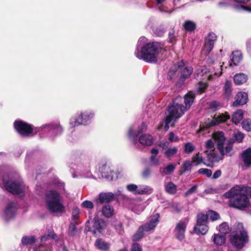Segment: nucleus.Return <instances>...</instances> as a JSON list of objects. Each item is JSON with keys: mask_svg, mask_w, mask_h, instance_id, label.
<instances>
[{"mask_svg": "<svg viewBox=\"0 0 251 251\" xmlns=\"http://www.w3.org/2000/svg\"><path fill=\"white\" fill-rule=\"evenodd\" d=\"M145 40L146 38L144 37L139 39L135 54L138 59L146 62L155 63L164 51L163 47L160 43L157 42L142 45V42Z\"/></svg>", "mask_w": 251, "mask_h": 251, "instance_id": "1", "label": "nucleus"}, {"mask_svg": "<svg viewBox=\"0 0 251 251\" xmlns=\"http://www.w3.org/2000/svg\"><path fill=\"white\" fill-rule=\"evenodd\" d=\"M224 196L230 199L228 204L230 207L243 210L250 204L249 197L251 198V187L236 185L226 192Z\"/></svg>", "mask_w": 251, "mask_h": 251, "instance_id": "2", "label": "nucleus"}, {"mask_svg": "<svg viewBox=\"0 0 251 251\" xmlns=\"http://www.w3.org/2000/svg\"><path fill=\"white\" fill-rule=\"evenodd\" d=\"M2 181L4 188L8 192L21 197L24 195L25 186L18 174L5 175L3 176Z\"/></svg>", "mask_w": 251, "mask_h": 251, "instance_id": "3", "label": "nucleus"}, {"mask_svg": "<svg viewBox=\"0 0 251 251\" xmlns=\"http://www.w3.org/2000/svg\"><path fill=\"white\" fill-rule=\"evenodd\" d=\"M231 244L237 249L243 248L249 242V236L243 225L235 223L232 227L230 236Z\"/></svg>", "mask_w": 251, "mask_h": 251, "instance_id": "4", "label": "nucleus"}, {"mask_svg": "<svg viewBox=\"0 0 251 251\" xmlns=\"http://www.w3.org/2000/svg\"><path fill=\"white\" fill-rule=\"evenodd\" d=\"M45 200L47 208L51 213H59L64 211L65 206L62 203V197L57 191L50 190L47 191Z\"/></svg>", "mask_w": 251, "mask_h": 251, "instance_id": "5", "label": "nucleus"}, {"mask_svg": "<svg viewBox=\"0 0 251 251\" xmlns=\"http://www.w3.org/2000/svg\"><path fill=\"white\" fill-rule=\"evenodd\" d=\"M181 98H177L175 101L168 107V114L165 119V126L164 129L168 130L169 128V124L171 122H175L177 119L180 118L186 111L184 106L177 102Z\"/></svg>", "mask_w": 251, "mask_h": 251, "instance_id": "6", "label": "nucleus"}, {"mask_svg": "<svg viewBox=\"0 0 251 251\" xmlns=\"http://www.w3.org/2000/svg\"><path fill=\"white\" fill-rule=\"evenodd\" d=\"M212 138L217 144L218 150L221 153L220 156L223 158V156L226 155H230V153L232 150V146L231 144H228L226 147L225 150L224 149L223 146L225 142L226 138L224 133L222 131L216 132L213 134Z\"/></svg>", "mask_w": 251, "mask_h": 251, "instance_id": "7", "label": "nucleus"}, {"mask_svg": "<svg viewBox=\"0 0 251 251\" xmlns=\"http://www.w3.org/2000/svg\"><path fill=\"white\" fill-rule=\"evenodd\" d=\"M205 148L206 149L205 153L208 161L214 162L222 159L215 150L214 144L212 139H209L205 142Z\"/></svg>", "mask_w": 251, "mask_h": 251, "instance_id": "8", "label": "nucleus"}, {"mask_svg": "<svg viewBox=\"0 0 251 251\" xmlns=\"http://www.w3.org/2000/svg\"><path fill=\"white\" fill-rule=\"evenodd\" d=\"M40 128L41 131L46 132L48 136L51 137L59 135L63 131L62 127L57 121L43 125Z\"/></svg>", "mask_w": 251, "mask_h": 251, "instance_id": "9", "label": "nucleus"}, {"mask_svg": "<svg viewBox=\"0 0 251 251\" xmlns=\"http://www.w3.org/2000/svg\"><path fill=\"white\" fill-rule=\"evenodd\" d=\"M14 126L16 131L21 135L26 137L33 135V129L31 125L21 120L14 122Z\"/></svg>", "mask_w": 251, "mask_h": 251, "instance_id": "10", "label": "nucleus"}, {"mask_svg": "<svg viewBox=\"0 0 251 251\" xmlns=\"http://www.w3.org/2000/svg\"><path fill=\"white\" fill-rule=\"evenodd\" d=\"M99 171L102 177L110 180H116L121 176L119 171L115 172L112 171L110 167L107 166L105 164H102L100 167Z\"/></svg>", "mask_w": 251, "mask_h": 251, "instance_id": "11", "label": "nucleus"}, {"mask_svg": "<svg viewBox=\"0 0 251 251\" xmlns=\"http://www.w3.org/2000/svg\"><path fill=\"white\" fill-rule=\"evenodd\" d=\"M94 116L93 113L89 112L81 113L78 119L72 118L70 120V124L73 126H78L80 125H85L87 121L91 119Z\"/></svg>", "mask_w": 251, "mask_h": 251, "instance_id": "12", "label": "nucleus"}, {"mask_svg": "<svg viewBox=\"0 0 251 251\" xmlns=\"http://www.w3.org/2000/svg\"><path fill=\"white\" fill-rule=\"evenodd\" d=\"M17 209L18 205L16 202H10L4 211L3 218L6 221L12 219L15 216Z\"/></svg>", "mask_w": 251, "mask_h": 251, "instance_id": "13", "label": "nucleus"}, {"mask_svg": "<svg viewBox=\"0 0 251 251\" xmlns=\"http://www.w3.org/2000/svg\"><path fill=\"white\" fill-rule=\"evenodd\" d=\"M230 116L226 113L225 114H221L218 115H215L211 119H208L205 121V124L208 126H211L217 124L226 122L227 120L229 119Z\"/></svg>", "mask_w": 251, "mask_h": 251, "instance_id": "14", "label": "nucleus"}, {"mask_svg": "<svg viewBox=\"0 0 251 251\" xmlns=\"http://www.w3.org/2000/svg\"><path fill=\"white\" fill-rule=\"evenodd\" d=\"M187 222L180 221L176 225L175 229V234L176 238L182 241L185 237V232Z\"/></svg>", "mask_w": 251, "mask_h": 251, "instance_id": "15", "label": "nucleus"}, {"mask_svg": "<svg viewBox=\"0 0 251 251\" xmlns=\"http://www.w3.org/2000/svg\"><path fill=\"white\" fill-rule=\"evenodd\" d=\"M159 214L156 213L151 217L149 222L141 226L146 232L152 231L159 223Z\"/></svg>", "mask_w": 251, "mask_h": 251, "instance_id": "16", "label": "nucleus"}, {"mask_svg": "<svg viewBox=\"0 0 251 251\" xmlns=\"http://www.w3.org/2000/svg\"><path fill=\"white\" fill-rule=\"evenodd\" d=\"M114 198V195L112 192H101L100 193L98 199L96 200L97 208H100V204L109 202L112 201Z\"/></svg>", "mask_w": 251, "mask_h": 251, "instance_id": "17", "label": "nucleus"}, {"mask_svg": "<svg viewBox=\"0 0 251 251\" xmlns=\"http://www.w3.org/2000/svg\"><path fill=\"white\" fill-rule=\"evenodd\" d=\"M92 222L93 223V226L94 229H92L91 228L89 227L87 225L86 226V228L88 231H92L93 235L95 236L97 235V231L101 233L102 230L106 226L105 222L101 219L95 220Z\"/></svg>", "mask_w": 251, "mask_h": 251, "instance_id": "18", "label": "nucleus"}, {"mask_svg": "<svg viewBox=\"0 0 251 251\" xmlns=\"http://www.w3.org/2000/svg\"><path fill=\"white\" fill-rule=\"evenodd\" d=\"M248 94L245 92H239L236 96V100L233 102V106L237 107L240 105H243L247 103Z\"/></svg>", "mask_w": 251, "mask_h": 251, "instance_id": "19", "label": "nucleus"}, {"mask_svg": "<svg viewBox=\"0 0 251 251\" xmlns=\"http://www.w3.org/2000/svg\"><path fill=\"white\" fill-rule=\"evenodd\" d=\"M191 162H192L193 164L195 166H198L203 163L205 165L208 167H211L212 166L211 163H212L209 161L207 162V161H204L203 157L200 155L199 152L193 155Z\"/></svg>", "mask_w": 251, "mask_h": 251, "instance_id": "20", "label": "nucleus"}, {"mask_svg": "<svg viewBox=\"0 0 251 251\" xmlns=\"http://www.w3.org/2000/svg\"><path fill=\"white\" fill-rule=\"evenodd\" d=\"M242 157L244 165L248 167H251V148H249L244 151L242 154Z\"/></svg>", "mask_w": 251, "mask_h": 251, "instance_id": "21", "label": "nucleus"}, {"mask_svg": "<svg viewBox=\"0 0 251 251\" xmlns=\"http://www.w3.org/2000/svg\"><path fill=\"white\" fill-rule=\"evenodd\" d=\"M139 141L143 146H150L153 143V138L150 134H144L140 136Z\"/></svg>", "mask_w": 251, "mask_h": 251, "instance_id": "22", "label": "nucleus"}, {"mask_svg": "<svg viewBox=\"0 0 251 251\" xmlns=\"http://www.w3.org/2000/svg\"><path fill=\"white\" fill-rule=\"evenodd\" d=\"M184 99L185 104L184 108L185 109L187 110L190 108L191 105L194 102L195 99L194 94L192 92H190L185 95Z\"/></svg>", "mask_w": 251, "mask_h": 251, "instance_id": "23", "label": "nucleus"}, {"mask_svg": "<svg viewBox=\"0 0 251 251\" xmlns=\"http://www.w3.org/2000/svg\"><path fill=\"white\" fill-rule=\"evenodd\" d=\"M212 240L215 245L221 246L225 243L226 238L225 235L221 233L214 234L212 237Z\"/></svg>", "mask_w": 251, "mask_h": 251, "instance_id": "24", "label": "nucleus"}, {"mask_svg": "<svg viewBox=\"0 0 251 251\" xmlns=\"http://www.w3.org/2000/svg\"><path fill=\"white\" fill-rule=\"evenodd\" d=\"M95 245L96 247L101 251H106L109 250L110 244L101 239H98L96 240Z\"/></svg>", "mask_w": 251, "mask_h": 251, "instance_id": "25", "label": "nucleus"}, {"mask_svg": "<svg viewBox=\"0 0 251 251\" xmlns=\"http://www.w3.org/2000/svg\"><path fill=\"white\" fill-rule=\"evenodd\" d=\"M247 79V75L242 73L236 74L233 77L234 82L237 85H241L245 83Z\"/></svg>", "mask_w": 251, "mask_h": 251, "instance_id": "26", "label": "nucleus"}, {"mask_svg": "<svg viewBox=\"0 0 251 251\" xmlns=\"http://www.w3.org/2000/svg\"><path fill=\"white\" fill-rule=\"evenodd\" d=\"M207 69L204 66H200L197 70L195 74V76L196 79H201L202 78H205L207 76Z\"/></svg>", "mask_w": 251, "mask_h": 251, "instance_id": "27", "label": "nucleus"}, {"mask_svg": "<svg viewBox=\"0 0 251 251\" xmlns=\"http://www.w3.org/2000/svg\"><path fill=\"white\" fill-rule=\"evenodd\" d=\"M208 229L207 224L196 225L194 227V231L198 234L204 235L208 232Z\"/></svg>", "mask_w": 251, "mask_h": 251, "instance_id": "28", "label": "nucleus"}, {"mask_svg": "<svg viewBox=\"0 0 251 251\" xmlns=\"http://www.w3.org/2000/svg\"><path fill=\"white\" fill-rule=\"evenodd\" d=\"M101 211L104 217L110 218L113 215L114 209L112 206L107 204L102 207Z\"/></svg>", "mask_w": 251, "mask_h": 251, "instance_id": "29", "label": "nucleus"}, {"mask_svg": "<svg viewBox=\"0 0 251 251\" xmlns=\"http://www.w3.org/2000/svg\"><path fill=\"white\" fill-rule=\"evenodd\" d=\"M242 59V55L240 51L237 50L232 52L231 60L234 65H237Z\"/></svg>", "mask_w": 251, "mask_h": 251, "instance_id": "30", "label": "nucleus"}, {"mask_svg": "<svg viewBox=\"0 0 251 251\" xmlns=\"http://www.w3.org/2000/svg\"><path fill=\"white\" fill-rule=\"evenodd\" d=\"M175 169V166L173 164H170L164 168H160V173L163 175H170L173 173Z\"/></svg>", "mask_w": 251, "mask_h": 251, "instance_id": "31", "label": "nucleus"}, {"mask_svg": "<svg viewBox=\"0 0 251 251\" xmlns=\"http://www.w3.org/2000/svg\"><path fill=\"white\" fill-rule=\"evenodd\" d=\"M243 111L239 109L233 113L232 117V121L235 124H238L243 118Z\"/></svg>", "mask_w": 251, "mask_h": 251, "instance_id": "32", "label": "nucleus"}, {"mask_svg": "<svg viewBox=\"0 0 251 251\" xmlns=\"http://www.w3.org/2000/svg\"><path fill=\"white\" fill-rule=\"evenodd\" d=\"M137 194L143 195V194H151L153 189L149 186L146 185H140L138 186V189L137 190Z\"/></svg>", "mask_w": 251, "mask_h": 251, "instance_id": "33", "label": "nucleus"}, {"mask_svg": "<svg viewBox=\"0 0 251 251\" xmlns=\"http://www.w3.org/2000/svg\"><path fill=\"white\" fill-rule=\"evenodd\" d=\"M21 242L24 245H32L35 242V238L33 236H24L22 238Z\"/></svg>", "mask_w": 251, "mask_h": 251, "instance_id": "34", "label": "nucleus"}, {"mask_svg": "<svg viewBox=\"0 0 251 251\" xmlns=\"http://www.w3.org/2000/svg\"><path fill=\"white\" fill-rule=\"evenodd\" d=\"M218 230L221 232V234L224 235L228 233L230 231H232V229H230L227 223L226 222L222 223L219 226Z\"/></svg>", "mask_w": 251, "mask_h": 251, "instance_id": "35", "label": "nucleus"}, {"mask_svg": "<svg viewBox=\"0 0 251 251\" xmlns=\"http://www.w3.org/2000/svg\"><path fill=\"white\" fill-rule=\"evenodd\" d=\"M224 90L225 94L228 97L231 95L232 92V82L230 80H226L225 82Z\"/></svg>", "mask_w": 251, "mask_h": 251, "instance_id": "36", "label": "nucleus"}, {"mask_svg": "<svg viewBox=\"0 0 251 251\" xmlns=\"http://www.w3.org/2000/svg\"><path fill=\"white\" fill-rule=\"evenodd\" d=\"M145 232L142 227L140 226L137 232L133 235L132 240L134 241L140 240L143 237Z\"/></svg>", "mask_w": 251, "mask_h": 251, "instance_id": "37", "label": "nucleus"}, {"mask_svg": "<svg viewBox=\"0 0 251 251\" xmlns=\"http://www.w3.org/2000/svg\"><path fill=\"white\" fill-rule=\"evenodd\" d=\"M207 215L203 213H199L197 216L196 225L207 224Z\"/></svg>", "mask_w": 251, "mask_h": 251, "instance_id": "38", "label": "nucleus"}, {"mask_svg": "<svg viewBox=\"0 0 251 251\" xmlns=\"http://www.w3.org/2000/svg\"><path fill=\"white\" fill-rule=\"evenodd\" d=\"M213 47L214 45L211 44V43L205 41V43L202 50V53L205 56L208 55L209 53L212 50Z\"/></svg>", "mask_w": 251, "mask_h": 251, "instance_id": "39", "label": "nucleus"}, {"mask_svg": "<svg viewBox=\"0 0 251 251\" xmlns=\"http://www.w3.org/2000/svg\"><path fill=\"white\" fill-rule=\"evenodd\" d=\"M178 151V149L176 147L169 148L164 152V154L167 158H170L175 155Z\"/></svg>", "mask_w": 251, "mask_h": 251, "instance_id": "40", "label": "nucleus"}, {"mask_svg": "<svg viewBox=\"0 0 251 251\" xmlns=\"http://www.w3.org/2000/svg\"><path fill=\"white\" fill-rule=\"evenodd\" d=\"M193 72V68L191 67H185L181 73V79H185L188 77Z\"/></svg>", "mask_w": 251, "mask_h": 251, "instance_id": "41", "label": "nucleus"}, {"mask_svg": "<svg viewBox=\"0 0 251 251\" xmlns=\"http://www.w3.org/2000/svg\"><path fill=\"white\" fill-rule=\"evenodd\" d=\"M166 191L170 194H175L176 191V186L172 182H169L165 186Z\"/></svg>", "mask_w": 251, "mask_h": 251, "instance_id": "42", "label": "nucleus"}, {"mask_svg": "<svg viewBox=\"0 0 251 251\" xmlns=\"http://www.w3.org/2000/svg\"><path fill=\"white\" fill-rule=\"evenodd\" d=\"M145 204L144 203H140V204H135L132 207V211L138 214H140L141 212H142L145 208Z\"/></svg>", "mask_w": 251, "mask_h": 251, "instance_id": "43", "label": "nucleus"}, {"mask_svg": "<svg viewBox=\"0 0 251 251\" xmlns=\"http://www.w3.org/2000/svg\"><path fill=\"white\" fill-rule=\"evenodd\" d=\"M194 165L193 164L191 161L190 160H187L184 161L181 166V169L183 171V172H187L191 171L193 166Z\"/></svg>", "mask_w": 251, "mask_h": 251, "instance_id": "44", "label": "nucleus"}, {"mask_svg": "<svg viewBox=\"0 0 251 251\" xmlns=\"http://www.w3.org/2000/svg\"><path fill=\"white\" fill-rule=\"evenodd\" d=\"M207 218H209L213 221L217 220L220 218V215L216 211L210 210L207 213Z\"/></svg>", "mask_w": 251, "mask_h": 251, "instance_id": "45", "label": "nucleus"}, {"mask_svg": "<svg viewBox=\"0 0 251 251\" xmlns=\"http://www.w3.org/2000/svg\"><path fill=\"white\" fill-rule=\"evenodd\" d=\"M183 26L186 30L191 31L195 28L196 24L192 21H188L184 24Z\"/></svg>", "mask_w": 251, "mask_h": 251, "instance_id": "46", "label": "nucleus"}, {"mask_svg": "<svg viewBox=\"0 0 251 251\" xmlns=\"http://www.w3.org/2000/svg\"><path fill=\"white\" fill-rule=\"evenodd\" d=\"M195 146L192 143L187 142L184 145V152L187 154L190 153L195 150Z\"/></svg>", "mask_w": 251, "mask_h": 251, "instance_id": "47", "label": "nucleus"}, {"mask_svg": "<svg viewBox=\"0 0 251 251\" xmlns=\"http://www.w3.org/2000/svg\"><path fill=\"white\" fill-rule=\"evenodd\" d=\"M56 236V234L54 233V231L51 230H49L48 231V234L47 235H44L41 237V241H47L50 239H55V237Z\"/></svg>", "mask_w": 251, "mask_h": 251, "instance_id": "48", "label": "nucleus"}, {"mask_svg": "<svg viewBox=\"0 0 251 251\" xmlns=\"http://www.w3.org/2000/svg\"><path fill=\"white\" fill-rule=\"evenodd\" d=\"M242 127L247 131L251 130V119H247L244 120L242 123Z\"/></svg>", "mask_w": 251, "mask_h": 251, "instance_id": "49", "label": "nucleus"}, {"mask_svg": "<svg viewBox=\"0 0 251 251\" xmlns=\"http://www.w3.org/2000/svg\"><path fill=\"white\" fill-rule=\"evenodd\" d=\"M76 222L71 223L69 226L68 233L70 236H74L76 234L77 230L75 226Z\"/></svg>", "mask_w": 251, "mask_h": 251, "instance_id": "50", "label": "nucleus"}, {"mask_svg": "<svg viewBox=\"0 0 251 251\" xmlns=\"http://www.w3.org/2000/svg\"><path fill=\"white\" fill-rule=\"evenodd\" d=\"M153 31L157 36H162L165 32V28L163 25H160L153 29Z\"/></svg>", "mask_w": 251, "mask_h": 251, "instance_id": "51", "label": "nucleus"}, {"mask_svg": "<svg viewBox=\"0 0 251 251\" xmlns=\"http://www.w3.org/2000/svg\"><path fill=\"white\" fill-rule=\"evenodd\" d=\"M233 136L235 141L238 143L241 142L244 137V134L239 131L234 132Z\"/></svg>", "mask_w": 251, "mask_h": 251, "instance_id": "52", "label": "nucleus"}, {"mask_svg": "<svg viewBox=\"0 0 251 251\" xmlns=\"http://www.w3.org/2000/svg\"><path fill=\"white\" fill-rule=\"evenodd\" d=\"M217 36L214 33H210L208 34L207 37L205 39L206 42L211 43L213 45H214L215 41L216 40Z\"/></svg>", "mask_w": 251, "mask_h": 251, "instance_id": "53", "label": "nucleus"}, {"mask_svg": "<svg viewBox=\"0 0 251 251\" xmlns=\"http://www.w3.org/2000/svg\"><path fill=\"white\" fill-rule=\"evenodd\" d=\"M198 173L200 174L205 175L207 177H210L212 175L211 170L206 168L200 169Z\"/></svg>", "mask_w": 251, "mask_h": 251, "instance_id": "54", "label": "nucleus"}, {"mask_svg": "<svg viewBox=\"0 0 251 251\" xmlns=\"http://www.w3.org/2000/svg\"><path fill=\"white\" fill-rule=\"evenodd\" d=\"M126 188L129 191L133 193V194H137V192H138L137 191L138 189V186L131 184L128 185L126 186Z\"/></svg>", "mask_w": 251, "mask_h": 251, "instance_id": "55", "label": "nucleus"}, {"mask_svg": "<svg viewBox=\"0 0 251 251\" xmlns=\"http://www.w3.org/2000/svg\"><path fill=\"white\" fill-rule=\"evenodd\" d=\"M82 206L85 208L92 209L94 207L93 202L89 201H85L82 204Z\"/></svg>", "mask_w": 251, "mask_h": 251, "instance_id": "56", "label": "nucleus"}, {"mask_svg": "<svg viewBox=\"0 0 251 251\" xmlns=\"http://www.w3.org/2000/svg\"><path fill=\"white\" fill-rule=\"evenodd\" d=\"M206 87L207 85L206 83L199 82L198 86V90L200 93H201L204 92Z\"/></svg>", "mask_w": 251, "mask_h": 251, "instance_id": "57", "label": "nucleus"}, {"mask_svg": "<svg viewBox=\"0 0 251 251\" xmlns=\"http://www.w3.org/2000/svg\"><path fill=\"white\" fill-rule=\"evenodd\" d=\"M168 139L171 142H177L178 140V137L172 132L170 133Z\"/></svg>", "mask_w": 251, "mask_h": 251, "instance_id": "58", "label": "nucleus"}, {"mask_svg": "<svg viewBox=\"0 0 251 251\" xmlns=\"http://www.w3.org/2000/svg\"><path fill=\"white\" fill-rule=\"evenodd\" d=\"M159 146L161 147L163 150L168 149L169 148L170 145V143L167 141H162L160 142Z\"/></svg>", "mask_w": 251, "mask_h": 251, "instance_id": "59", "label": "nucleus"}, {"mask_svg": "<svg viewBox=\"0 0 251 251\" xmlns=\"http://www.w3.org/2000/svg\"><path fill=\"white\" fill-rule=\"evenodd\" d=\"M131 251H142V250L138 243H134L132 245Z\"/></svg>", "mask_w": 251, "mask_h": 251, "instance_id": "60", "label": "nucleus"}, {"mask_svg": "<svg viewBox=\"0 0 251 251\" xmlns=\"http://www.w3.org/2000/svg\"><path fill=\"white\" fill-rule=\"evenodd\" d=\"M54 184L55 186L57 187V188L59 189H64L65 184L63 182H61L59 180H55L54 181Z\"/></svg>", "mask_w": 251, "mask_h": 251, "instance_id": "61", "label": "nucleus"}, {"mask_svg": "<svg viewBox=\"0 0 251 251\" xmlns=\"http://www.w3.org/2000/svg\"><path fill=\"white\" fill-rule=\"evenodd\" d=\"M197 189V186L194 185L192 188H191L189 190H188L185 194V196H188L190 195H191L193 193H194L196 192Z\"/></svg>", "mask_w": 251, "mask_h": 251, "instance_id": "62", "label": "nucleus"}, {"mask_svg": "<svg viewBox=\"0 0 251 251\" xmlns=\"http://www.w3.org/2000/svg\"><path fill=\"white\" fill-rule=\"evenodd\" d=\"M79 214V211L78 209L76 208L73 210L72 212V218L73 220L74 221V222H76L75 221L77 220Z\"/></svg>", "mask_w": 251, "mask_h": 251, "instance_id": "63", "label": "nucleus"}, {"mask_svg": "<svg viewBox=\"0 0 251 251\" xmlns=\"http://www.w3.org/2000/svg\"><path fill=\"white\" fill-rule=\"evenodd\" d=\"M147 127V125L144 122L142 123L141 126L139 127L138 129V133L142 132L146 130Z\"/></svg>", "mask_w": 251, "mask_h": 251, "instance_id": "64", "label": "nucleus"}]
</instances>
